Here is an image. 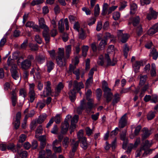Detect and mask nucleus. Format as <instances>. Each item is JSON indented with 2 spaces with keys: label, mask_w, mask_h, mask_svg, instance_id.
I'll list each match as a JSON object with an SVG mask.
<instances>
[{
  "label": "nucleus",
  "mask_w": 158,
  "mask_h": 158,
  "mask_svg": "<svg viewBox=\"0 0 158 158\" xmlns=\"http://www.w3.org/2000/svg\"><path fill=\"white\" fill-rule=\"evenodd\" d=\"M68 94L69 95V98L72 102H74L76 98V93L74 91L71 90L69 92Z\"/></svg>",
  "instance_id": "obj_29"
},
{
  "label": "nucleus",
  "mask_w": 158,
  "mask_h": 158,
  "mask_svg": "<svg viewBox=\"0 0 158 158\" xmlns=\"http://www.w3.org/2000/svg\"><path fill=\"white\" fill-rule=\"evenodd\" d=\"M45 102L44 100L43 101H40L36 103V107L42 109L45 106Z\"/></svg>",
  "instance_id": "obj_33"
},
{
  "label": "nucleus",
  "mask_w": 158,
  "mask_h": 158,
  "mask_svg": "<svg viewBox=\"0 0 158 158\" xmlns=\"http://www.w3.org/2000/svg\"><path fill=\"white\" fill-rule=\"evenodd\" d=\"M92 92L90 89H89L85 93V95L86 100L91 99L90 97H91Z\"/></svg>",
  "instance_id": "obj_59"
},
{
  "label": "nucleus",
  "mask_w": 158,
  "mask_h": 158,
  "mask_svg": "<svg viewBox=\"0 0 158 158\" xmlns=\"http://www.w3.org/2000/svg\"><path fill=\"white\" fill-rule=\"evenodd\" d=\"M69 127V122H68V121L64 120V122L62 123L61 124V127L62 133L64 134H66L68 131Z\"/></svg>",
  "instance_id": "obj_7"
},
{
  "label": "nucleus",
  "mask_w": 158,
  "mask_h": 158,
  "mask_svg": "<svg viewBox=\"0 0 158 158\" xmlns=\"http://www.w3.org/2000/svg\"><path fill=\"white\" fill-rule=\"evenodd\" d=\"M27 138L26 135L24 134H22L21 135L19 138V142L20 143H23L26 140Z\"/></svg>",
  "instance_id": "obj_58"
},
{
  "label": "nucleus",
  "mask_w": 158,
  "mask_h": 158,
  "mask_svg": "<svg viewBox=\"0 0 158 158\" xmlns=\"http://www.w3.org/2000/svg\"><path fill=\"white\" fill-rule=\"evenodd\" d=\"M79 141V142H80V146L84 150H85L87 148L89 144L87 142L86 138Z\"/></svg>",
  "instance_id": "obj_25"
},
{
  "label": "nucleus",
  "mask_w": 158,
  "mask_h": 158,
  "mask_svg": "<svg viewBox=\"0 0 158 158\" xmlns=\"http://www.w3.org/2000/svg\"><path fill=\"white\" fill-rule=\"evenodd\" d=\"M140 20L139 17L138 16L131 18L130 19V21L131 22V23L134 26H138V25H139Z\"/></svg>",
  "instance_id": "obj_19"
},
{
  "label": "nucleus",
  "mask_w": 158,
  "mask_h": 158,
  "mask_svg": "<svg viewBox=\"0 0 158 158\" xmlns=\"http://www.w3.org/2000/svg\"><path fill=\"white\" fill-rule=\"evenodd\" d=\"M70 142L72 150H73V151H76L78 146L79 141H75L74 139H73L70 140Z\"/></svg>",
  "instance_id": "obj_23"
},
{
  "label": "nucleus",
  "mask_w": 158,
  "mask_h": 158,
  "mask_svg": "<svg viewBox=\"0 0 158 158\" xmlns=\"http://www.w3.org/2000/svg\"><path fill=\"white\" fill-rule=\"evenodd\" d=\"M102 91L100 89H98L96 90V95L98 99L99 100L102 95Z\"/></svg>",
  "instance_id": "obj_60"
},
{
  "label": "nucleus",
  "mask_w": 158,
  "mask_h": 158,
  "mask_svg": "<svg viewBox=\"0 0 158 158\" xmlns=\"http://www.w3.org/2000/svg\"><path fill=\"white\" fill-rule=\"evenodd\" d=\"M17 153L22 158H26L27 156V153L26 151L21 150L18 151Z\"/></svg>",
  "instance_id": "obj_43"
},
{
  "label": "nucleus",
  "mask_w": 158,
  "mask_h": 158,
  "mask_svg": "<svg viewBox=\"0 0 158 158\" xmlns=\"http://www.w3.org/2000/svg\"><path fill=\"white\" fill-rule=\"evenodd\" d=\"M44 2L43 0H33L31 2V5L33 6L38 5Z\"/></svg>",
  "instance_id": "obj_57"
},
{
  "label": "nucleus",
  "mask_w": 158,
  "mask_h": 158,
  "mask_svg": "<svg viewBox=\"0 0 158 158\" xmlns=\"http://www.w3.org/2000/svg\"><path fill=\"white\" fill-rule=\"evenodd\" d=\"M46 152L44 150H41L39 152V158H48L46 156Z\"/></svg>",
  "instance_id": "obj_56"
},
{
  "label": "nucleus",
  "mask_w": 158,
  "mask_h": 158,
  "mask_svg": "<svg viewBox=\"0 0 158 158\" xmlns=\"http://www.w3.org/2000/svg\"><path fill=\"white\" fill-rule=\"evenodd\" d=\"M79 118V116L77 115H75L72 118L71 125L76 126V124Z\"/></svg>",
  "instance_id": "obj_38"
},
{
  "label": "nucleus",
  "mask_w": 158,
  "mask_h": 158,
  "mask_svg": "<svg viewBox=\"0 0 158 158\" xmlns=\"http://www.w3.org/2000/svg\"><path fill=\"white\" fill-rule=\"evenodd\" d=\"M131 11L130 13L133 14L135 13V11L137 8V6L135 3H132L130 4Z\"/></svg>",
  "instance_id": "obj_40"
},
{
  "label": "nucleus",
  "mask_w": 158,
  "mask_h": 158,
  "mask_svg": "<svg viewBox=\"0 0 158 158\" xmlns=\"http://www.w3.org/2000/svg\"><path fill=\"white\" fill-rule=\"evenodd\" d=\"M106 44V40H102L99 44L98 47V50L99 51L103 49Z\"/></svg>",
  "instance_id": "obj_32"
},
{
  "label": "nucleus",
  "mask_w": 158,
  "mask_h": 158,
  "mask_svg": "<svg viewBox=\"0 0 158 158\" xmlns=\"http://www.w3.org/2000/svg\"><path fill=\"white\" fill-rule=\"evenodd\" d=\"M39 24L40 27L43 29L44 30H48V29H49L48 26L46 24L44 19L43 18H41L39 19Z\"/></svg>",
  "instance_id": "obj_12"
},
{
  "label": "nucleus",
  "mask_w": 158,
  "mask_h": 158,
  "mask_svg": "<svg viewBox=\"0 0 158 158\" xmlns=\"http://www.w3.org/2000/svg\"><path fill=\"white\" fill-rule=\"evenodd\" d=\"M54 66V64L52 61H47L46 63V66L47 68V71L48 72L53 69Z\"/></svg>",
  "instance_id": "obj_28"
},
{
  "label": "nucleus",
  "mask_w": 158,
  "mask_h": 158,
  "mask_svg": "<svg viewBox=\"0 0 158 158\" xmlns=\"http://www.w3.org/2000/svg\"><path fill=\"white\" fill-rule=\"evenodd\" d=\"M69 138L67 137H64L62 142L63 146L65 148H67L69 145Z\"/></svg>",
  "instance_id": "obj_42"
},
{
  "label": "nucleus",
  "mask_w": 158,
  "mask_h": 158,
  "mask_svg": "<svg viewBox=\"0 0 158 158\" xmlns=\"http://www.w3.org/2000/svg\"><path fill=\"white\" fill-rule=\"evenodd\" d=\"M77 137L78 141L86 138L83 136V130H80L77 133Z\"/></svg>",
  "instance_id": "obj_44"
},
{
  "label": "nucleus",
  "mask_w": 158,
  "mask_h": 158,
  "mask_svg": "<svg viewBox=\"0 0 158 158\" xmlns=\"http://www.w3.org/2000/svg\"><path fill=\"white\" fill-rule=\"evenodd\" d=\"M36 59L39 63L41 64L44 62L45 57L43 55H39L36 57Z\"/></svg>",
  "instance_id": "obj_36"
},
{
  "label": "nucleus",
  "mask_w": 158,
  "mask_h": 158,
  "mask_svg": "<svg viewBox=\"0 0 158 158\" xmlns=\"http://www.w3.org/2000/svg\"><path fill=\"white\" fill-rule=\"evenodd\" d=\"M12 96L11 98L12 104L13 106H15L17 102L18 98L15 90H13L11 92Z\"/></svg>",
  "instance_id": "obj_16"
},
{
  "label": "nucleus",
  "mask_w": 158,
  "mask_h": 158,
  "mask_svg": "<svg viewBox=\"0 0 158 158\" xmlns=\"http://www.w3.org/2000/svg\"><path fill=\"white\" fill-rule=\"evenodd\" d=\"M19 94L20 96H21L24 98L27 96V92L25 89L23 88L21 89L19 91Z\"/></svg>",
  "instance_id": "obj_54"
},
{
  "label": "nucleus",
  "mask_w": 158,
  "mask_h": 158,
  "mask_svg": "<svg viewBox=\"0 0 158 158\" xmlns=\"http://www.w3.org/2000/svg\"><path fill=\"white\" fill-rule=\"evenodd\" d=\"M150 13L147 15V18L149 20L152 19H156V18L158 15V13L154 11L152 7L150 8Z\"/></svg>",
  "instance_id": "obj_14"
},
{
  "label": "nucleus",
  "mask_w": 158,
  "mask_h": 158,
  "mask_svg": "<svg viewBox=\"0 0 158 158\" xmlns=\"http://www.w3.org/2000/svg\"><path fill=\"white\" fill-rule=\"evenodd\" d=\"M73 85V89L72 90L74 91L75 89L78 91H79L81 88H83L84 87V85L82 82H78L77 81L75 80L74 81Z\"/></svg>",
  "instance_id": "obj_10"
},
{
  "label": "nucleus",
  "mask_w": 158,
  "mask_h": 158,
  "mask_svg": "<svg viewBox=\"0 0 158 158\" xmlns=\"http://www.w3.org/2000/svg\"><path fill=\"white\" fill-rule=\"evenodd\" d=\"M143 132L142 134V140H144L148 138L151 134V131L147 128L144 127L142 130Z\"/></svg>",
  "instance_id": "obj_13"
},
{
  "label": "nucleus",
  "mask_w": 158,
  "mask_h": 158,
  "mask_svg": "<svg viewBox=\"0 0 158 158\" xmlns=\"http://www.w3.org/2000/svg\"><path fill=\"white\" fill-rule=\"evenodd\" d=\"M57 64L60 67H64L66 65L65 59V58H56Z\"/></svg>",
  "instance_id": "obj_26"
},
{
  "label": "nucleus",
  "mask_w": 158,
  "mask_h": 158,
  "mask_svg": "<svg viewBox=\"0 0 158 158\" xmlns=\"http://www.w3.org/2000/svg\"><path fill=\"white\" fill-rule=\"evenodd\" d=\"M35 40L39 44H41L42 42L41 38L39 35H36L35 38Z\"/></svg>",
  "instance_id": "obj_64"
},
{
  "label": "nucleus",
  "mask_w": 158,
  "mask_h": 158,
  "mask_svg": "<svg viewBox=\"0 0 158 158\" xmlns=\"http://www.w3.org/2000/svg\"><path fill=\"white\" fill-rule=\"evenodd\" d=\"M100 13V8L98 4H97L94 8V14L95 16H97L99 15Z\"/></svg>",
  "instance_id": "obj_55"
},
{
  "label": "nucleus",
  "mask_w": 158,
  "mask_h": 158,
  "mask_svg": "<svg viewBox=\"0 0 158 158\" xmlns=\"http://www.w3.org/2000/svg\"><path fill=\"white\" fill-rule=\"evenodd\" d=\"M129 50V48L127 44L125 45L123 48V53L125 58H127V56Z\"/></svg>",
  "instance_id": "obj_52"
},
{
  "label": "nucleus",
  "mask_w": 158,
  "mask_h": 158,
  "mask_svg": "<svg viewBox=\"0 0 158 158\" xmlns=\"http://www.w3.org/2000/svg\"><path fill=\"white\" fill-rule=\"evenodd\" d=\"M47 117V115L46 114L40 115L38 119L37 122L39 124L41 123H43Z\"/></svg>",
  "instance_id": "obj_41"
},
{
  "label": "nucleus",
  "mask_w": 158,
  "mask_h": 158,
  "mask_svg": "<svg viewBox=\"0 0 158 158\" xmlns=\"http://www.w3.org/2000/svg\"><path fill=\"white\" fill-rule=\"evenodd\" d=\"M64 87V85L61 82H60L58 84L55 89L54 92L55 97L59 95L61 90Z\"/></svg>",
  "instance_id": "obj_17"
},
{
  "label": "nucleus",
  "mask_w": 158,
  "mask_h": 158,
  "mask_svg": "<svg viewBox=\"0 0 158 158\" xmlns=\"http://www.w3.org/2000/svg\"><path fill=\"white\" fill-rule=\"evenodd\" d=\"M21 118V113L20 112H18L16 115L15 120L13 122L14 124L15 128V129H17L20 125V120Z\"/></svg>",
  "instance_id": "obj_8"
},
{
  "label": "nucleus",
  "mask_w": 158,
  "mask_h": 158,
  "mask_svg": "<svg viewBox=\"0 0 158 158\" xmlns=\"http://www.w3.org/2000/svg\"><path fill=\"white\" fill-rule=\"evenodd\" d=\"M141 65H143L142 62L137 61L135 62L133 65V67L134 68L135 72V73L138 72V70L139 69L140 66Z\"/></svg>",
  "instance_id": "obj_27"
},
{
  "label": "nucleus",
  "mask_w": 158,
  "mask_h": 158,
  "mask_svg": "<svg viewBox=\"0 0 158 158\" xmlns=\"http://www.w3.org/2000/svg\"><path fill=\"white\" fill-rule=\"evenodd\" d=\"M155 116V112L150 111L148 113L147 115V118L148 120L152 119Z\"/></svg>",
  "instance_id": "obj_53"
},
{
  "label": "nucleus",
  "mask_w": 158,
  "mask_h": 158,
  "mask_svg": "<svg viewBox=\"0 0 158 158\" xmlns=\"http://www.w3.org/2000/svg\"><path fill=\"white\" fill-rule=\"evenodd\" d=\"M17 66L16 64H13L11 65V68L10 70L11 76L15 80L19 78L18 73L17 71Z\"/></svg>",
  "instance_id": "obj_5"
},
{
  "label": "nucleus",
  "mask_w": 158,
  "mask_h": 158,
  "mask_svg": "<svg viewBox=\"0 0 158 158\" xmlns=\"http://www.w3.org/2000/svg\"><path fill=\"white\" fill-rule=\"evenodd\" d=\"M150 56L152 57L153 59L156 60L158 57V52L155 48H153L150 52Z\"/></svg>",
  "instance_id": "obj_30"
},
{
  "label": "nucleus",
  "mask_w": 158,
  "mask_h": 158,
  "mask_svg": "<svg viewBox=\"0 0 158 158\" xmlns=\"http://www.w3.org/2000/svg\"><path fill=\"white\" fill-rule=\"evenodd\" d=\"M127 114H125L122 117L119 122V127L123 128L127 125Z\"/></svg>",
  "instance_id": "obj_11"
},
{
  "label": "nucleus",
  "mask_w": 158,
  "mask_h": 158,
  "mask_svg": "<svg viewBox=\"0 0 158 158\" xmlns=\"http://www.w3.org/2000/svg\"><path fill=\"white\" fill-rule=\"evenodd\" d=\"M120 97L119 94H118L116 93L114 96V98L113 100L112 104L114 105L117 103L120 100Z\"/></svg>",
  "instance_id": "obj_37"
},
{
  "label": "nucleus",
  "mask_w": 158,
  "mask_h": 158,
  "mask_svg": "<svg viewBox=\"0 0 158 158\" xmlns=\"http://www.w3.org/2000/svg\"><path fill=\"white\" fill-rule=\"evenodd\" d=\"M105 59L107 61V65L108 66H114L116 63V61L114 60L112 62L111 61L108 53L105 54Z\"/></svg>",
  "instance_id": "obj_24"
},
{
  "label": "nucleus",
  "mask_w": 158,
  "mask_h": 158,
  "mask_svg": "<svg viewBox=\"0 0 158 158\" xmlns=\"http://www.w3.org/2000/svg\"><path fill=\"white\" fill-rule=\"evenodd\" d=\"M52 118L56 123L59 124L61 121V114H57L54 117Z\"/></svg>",
  "instance_id": "obj_46"
},
{
  "label": "nucleus",
  "mask_w": 158,
  "mask_h": 158,
  "mask_svg": "<svg viewBox=\"0 0 158 158\" xmlns=\"http://www.w3.org/2000/svg\"><path fill=\"white\" fill-rule=\"evenodd\" d=\"M7 148L9 150H11L13 152H16V148H15V146L13 143L9 144L7 146Z\"/></svg>",
  "instance_id": "obj_47"
},
{
  "label": "nucleus",
  "mask_w": 158,
  "mask_h": 158,
  "mask_svg": "<svg viewBox=\"0 0 158 158\" xmlns=\"http://www.w3.org/2000/svg\"><path fill=\"white\" fill-rule=\"evenodd\" d=\"M104 92V96L106 98L107 102H110L112 98L113 94L111 92V89L109 88H105L103 89Z\"/></svg>",
  "instance_id": "obj_3"
},
{
  "label": "nucleus",
  "mask_w": 158,
  "mask_h": 158,
  "mask_svg": "<svg viewBox=\"0 0 158 158\" xmlns=\"http://www.w3.org/2000/svg\"><path fill=\"white\" fill-rule=\"evenodd\" d=\"M73 72L76 75V79L78 80L80 78V70L79 69H76V66L70 64L69 66V73Z\"/></svg>",
  "instance_id": "obj_4"
},
{
  "label": "nucleus",
  "mask_w": 158,
  "mask_h": 158,
  "mask_svg": "<svg viewBox=\"0 0 158 158\" xmlns=\"http://www.w3.org/2000/svg\"><path fill=\"white\" fill-rule=\"evenodd\" d=\"M91 47L94 52H96L98 50V48H97L96 44L95 42H93L90 45Z\"/></svg>",
  "instance_id": "obj_63"
},
{
  "label": "nucleus",
  "mask_w": 158,
  "mask_h": 158,
  "mask_svg": "<svg viewBox=\"0 0 158 158\" xmlns=\"http://www.w3.org/2000/svg\"><path fill=\"white\" fill-rule=\"evenodd\" d=\"M31 64V62L25 60L21 62V67L22 69L26 70L30 67Z\"/></svg>",
  "instance_id": "obj_9"
},
{
  "label": "nucleus",
  "mask_w": 158,
  "mask_h": 158,
  "mask_svg": "<svg viewBox=\"0 0 158 158\" xmlns=\"http://www.w3.org/2000/svg\"><path fill=\"white\" fill-rule=\"evenodd\" d=\"M29 46L31 50L32 51H36L38 49V46L36 44L31 43L29 44Z\"/></svg>",
  "instance_id": "obj_50"
},
{
  "label": "nucleus",
  "mask_w": 158,
  "mask_h": 158,
  "mask_svg": "<svg viewBox=\"0 0 158 158\" xmlns=\"http://www.w3.org/2000/svg\"><path fill=\"white\" fill-rule=\"evenodd\" d=\"M28 96L29 98V102L30 103H32L37 97L35 91L29 92Z\"/></svg>",
  "instance_id": "obj_22"
},
{
  "label": "nucleus",
  "mask_w": 158,
  "mask_h": 158,
  "mask_svg": "<svg viewBox=\"0 0 158 158\" xmlns=\"http://www.w3.org/2000/svg\"><path fill=\"white\" fill-rule=\"evenodd\" d=\"M143 85V86H140V92L139 96L141 98L143 96L145 92L148 88L149 86V85L148 84L144 85Z\"/></svg>",
  "instance_id": "obj_21"
},
{
  "label": "nucleus",
  "mask_w": 158,
  "mask_h": 158,
  "mask_svg": "<svg viewBox=\"0 0 158 158\" xmlns=\"http://www.w3.org/2000/svg\"><path fill=\"white\" fill-rule=\"evenodd\" d=\"M152 144V141H149L148 140H146L143 143V145L141 147V149L145 151L150 148Z\"/></svg>",
  "instance_id": "obj_18"
},
{
  "label": "nucleus",
  "mask_w": 158,
  "mask_h": 158,
  "mask_svg": "<svg viewBox=\"0 0 158 158\" xmlns=\"http://www.w3.org/2000/svg\"><path fill=\"white\" fill-rule=\"evenodd\" d=\"M120 17V13L118 12H114L113 14V17L115 20H118Z\"/></svg>",
  "instance_id": "obj_61"
},
{
  "label": "nucleus",
  "mask_w": 158,
  "mask_h": 158,
  "mask_svg": "<svg viewBox=\"0 0 158 158\" xmlns=\"http://www.w3.org/2000/svg\"><path fill=\"white\" fill-rule=\"evenodd\" d=\"M63 19H61L59 22L58 23V27L59 31L62 32L64 30V24L63 23Z\"/></svg>",
  "instance_id": "obj_31"
},
{
  "label": "nucleus",
  "mask_w": 158,
  "mask_h": 158,
  "mask_svg": "<svg viewBox=\"0 0 158 158\" xmlns=\"http://www.w3.org/2000/svg\"><path fill=\"white\" fill-rule=\"evenodd\" d=\"M38 146V143L37 141L36 140H34L32 141L31 143V147L33 149H35L37 148Z\"/></svg>",
  "instance_id": "obj_62"
},
{
  "label": "nucleus",
  "mask_w": 158,
  "mask_h": 158,
  "mask_svg": "<svg viewBox=\"0 0 158 158\" xmlns=\"http://www.w3.org/2000/svg\"><path fill=\"white\" fill-rule=\"evenodd\" d=\"M123 31L122 30H118L117 31V37L118 40L121 42L124 43L127 42L129 35L127 33H123Z\"/></svg>",
  "instance_id": "obj_1"
},
{
  "label": "nucleus",
  "mask_w": 158,
  "mask_h": 158,
  "mask_svg": "<svg viewBox=\"0 0 158 158\" xmlns=\"http://www.w3.org/2000/svg\"><path fill=\"white\" fill-rule=\"evenodd\" d=\"M109 5L107 3H104L103 6L102 10V15H104L106 14L107 12V8L108 7Z\"/></svg>",
  "instance_id": "obj_39"
},
{
  "label": "nucleus",
  "mask_w": 158,
  "mask_h": 158,
  "mask_svg": "<svg viewBox=\"0 0 158 158\" xmlns=\"http://www.w3.org/2000/svg\"><path fill=\"white\" fill-rule=\"evenodd\" d=\"M138 77L140 78L139 85L140 86H142L145 83L148 78V76L146 75L140 74L139 76Z\"/></svg>",
  "instance_id": "obj_20"
},
{
  "label": "nucleus",
  "mask_w": 158,
  "mask_h": 158,
  "mask_svg": "<svg viewBox=\"0 0 158 158\" xmlns=\"http://www.w3.org/2000/svg\"><path fill=\"white\" fill-rule=\"evenodd\" d=\"M87 100L88 101V102L85 107L87 112L89 113L91 109L95 106L94 101L93 99H87Z\"/></svg>",
  "instance_id": "obj_6"
},
{
  "label": "nucleus",
  "mask_w": 158,
  "mask_h": 158,
  "mask_svg": "<svg viewBox=\"0 0 158 158\" xmlns=\"http://www.w3.org/2000/svg\"><path fill=\"white\" fill-rule=\"evenodd\" d=\"M78 32L79 33V38L80 39L83 40L86 38L85 31L82 28H81L80 31Z\"/></svg>",
  "instance_id": "obj_45"
},
{
  "label": "nucleus",
  "mask_w": 158,
  "mask_h": 158,
  "mask_svg": "<svg viewBox=\"0 0 158 158\" xmlns=\"http://www.w3.org/2000/svg\"><path fill=\"white\" fill-rule=\"evenodd\" d=\"M89 49V47L88 46H84L82 47V53L83 56L85 57L87 55V52Z\"/></svg>",
  "instance_id": "obj_51"
},
{
  "label": "nucleus",
  "mask_w": 158,
  "mask_h": 158,
  "mask_svg": "<svg viewBox=\"0 0 158 158\" xmlns=\"http://www.w3.org/2000/svg\"><path fill=\"white\" fill-rule=\"evenodd\" d=\"M49 29L43 30L42 32V35L43 37L44 38L46 44L48 43L50 40V36L49 33Z\"/></svg>",
  "instance_id": "obj_15"
},
{
  "label": "nucleus",
  "mask_w": 158,
  "mask_h": 158,
  "mask_svg": "<svg viewBox=\"0 0 158 158\" xmlns=\"http://www.w3.org/2000/svg\"><path fill=\"white\" fill-rule=\"evenodd\" d=\"M51 85V83L50 81H48L45 83L44 89L46 90V91H43V94L41 95L42 97H45L51 94L52 90Z\"/></svg>",
  "instance_id": "obj_2"
},
{
  "label": "nucleus",
  "mask_w": 158,
  "mask_h": 158,
  "mask_svg": "<svg viewBox=\"0 0 158 158\" xmlns=\"http://www.w3.org/2000/svg\"><path fill=\"white\" fill-rule=\"evenodd\" d=\"M96 21V19L94 17H91L88 19L87 21V24L89 26H91L94 24Z\"/></svg>",
  "instance_id": "obj_48"
},
{
  "label": "nucleus",
  "mask_w": 158,
  "mask_h": 158,
  "mask_svg": "<svg viewBox=\"0 0 158 158\" xmlns=\"http://www.w3.org/2000/svg\"><path fill=\"white\" fill-rule=\"evenodd\" d=\"M64 50L63 48H59L58 49V56L56 58H64Z\"/></svg>",
  "instance_id": "obj_34"
},
{
  "label": "nucleus",
  "mask_w": 158,
  "mask_h": 158,
  "mask_svg": "<svg viewBox=\"0 0 158 158\" xmlns=\"http://www.w3.org/2000/svg\"><path fill=\"white\" fill-rule=\"evenodd\" d=\"M151 74L152 76H155L156 75V65L154 64H152V69L151 71Z\"/></svg>",
  "instance_id": "obj_49"
},
{
  "label": "nucleus",
  "mask_w": 158,
  "mask_h": 158,
  "mask_svg": "<svg viewBox=\"0 0 158 158\" xmlns=\"http://www.w3.org/2000/svg\"><path fill=\"white\" fill-rule=\"evenodd\" d=\"M71 52V45H68L65 47L66 57L67 58H69Z\"/></svg>",
  "instance_id": "obj_35"
}]
</instances>
